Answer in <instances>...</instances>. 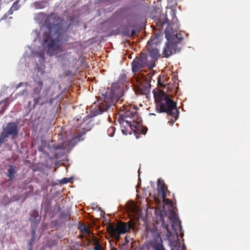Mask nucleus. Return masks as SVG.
<instances>
[{
    "instance_id": "obj_27",
    "label": "nucleus",
    "mask_w": 250,
    "mask_h": 250,
    "mask_svg": "<svg viewBox=\"0 0 250 250\" xmlns=\"http://www.w3.org/2000/svg\"><path fill=\"white\" fill-rule=\"evenodd\" d=\"M27 85H28V83L26 82H21L16 86V89H18L19 87L22 86H24L26 88L27 87Z\"/></svg>"
},
{
    "instance_id": "obj_24",
    "label": "nucleus",
    "mask_w": 250,
    "mask_h": 250,
    "mask_svg": "<svg viewBox=\"0 0 250 250\" xmlns=\"http://www.w3.org/2000/svg\"><path fill=\"white\" fill-rule=\"evenodd\" d=\"M122 34L124 35V36H128L129 37V35H130V31H129V29L126 27V28H124L123 30L122 31Z\"/></svg>"
},
{
    "instance_id": "obj_31",
    "label": "nucleus",
    "mask_w": 250,
    "mask_h": 250,
    "mask_svg": "<svg viewBox=\"0 0 250 250\" xmlns=\"http://www.w3.org/2000/svg\"><path fill=\"white\" fill-rule=\"evenodd\" d=\"M135 30H132L131 31V33H130V35H129V37H133V36H134L135 35Z\"/></svg>"
},
{
    "instance_id": "obj_25",
    "label": "nucleus",
    "mask_w": 250,
    "mask_h": 250,
    "mask_svg": "<svg viewBox=\"0 0 250 250\" xmlns=\"http://www.w3.org/2000/svg\"><path fill=\"white\" fill-rule=\"evenodd\" d=\"M18 2L19 1H15L11 7L15 11L18 10L19 8L20 5L18 4Z\"/></svg>"
},
{
    "instance_id": "obj_3",
    "label": "nucleus",
    "mask_w": 250,
    "mask_h": 250,
    "mask_svg": "<svg viewBox=\"0 0 250 250\" xmlns=\"http://www.w3.org/2000/svg\"><path fill=\"white\" fill-rule=\"evenodd\" d=\"M155 98L156 109L158 113H166L167 116H171L168 122L171 125H173L179 117V111L176 107V103L169 98L164 91L160 90Z\"/></svg>"
},
{
    "instance_id": "obj_18",
    "label": "nucleus",
    "mask_w": 250,
    "mask_h": 250,
    "mask_svg": "<svg viewBox=\"0 0 250 250\" xmlns=\"http://www.w3.org/2000/svg\"><path fill=\"white\" fill-rule=\"evenodd\" d=\"M43 83L41 81L37 82L36 84L34 85L32 94V97L34 95L40 94L42 88Z\"/></svg>"
},
{
    "instance_id": "obj_33",
    "label": "nucleus",
    "mask_w": 250,
    "mask_h": 250,
    "mask_svg": "<svg viewBox=\"0 0 250 250\" xmlns=\"http://www.w3.org/2000/svg\"><path fill=\"white\" fill-rule=\"evenodd\" d=\"M63 180H64V181L62 182V183H66L68 182V179L64 178Z\"/></svg>"
},
{
    "instance_id": "obj_22",
    "label": "nucleus",
    "mask_w": 250,
    "mask_h": 250,
    "mask_svg": "<svg viewBox=\"0 0 250 250\" xmlns=\"http://www.w3.org/2000/svg\"><path fill=\"white\" fill-rule=\"evenodd\" d=\"M14 11L15 10L12 7H11V8L8 10V11L3 16V17L1 18V20H6L8 17L9 16L13 14Z\"/></svg>"
},
{
    "instance_id": "obj_28",
    "label": "nucleus",
    "mask_w": 250,
    "mask_h": 250,
    "mask_svg": "<svg viewBox=\"0 0 250 250\" xmlns=\"http://www.w3.org/2000/svg\"><path fill=\"white\" fill-rule=\"evenodd\" d=\"M94 250H103L102 245L98 242L96 243V246L94 247Z\"/></svg>"
},
{
    "instance_id": "obj_8",
    "label": "nucleus",
    "mask_w": 250,
    "mask_h": 250,
    "mask_svg": "<svg viewBox=\"0 0 250 250\" xmlns=\"http://www.w3.org/2000/svg\"><path fill=\"white\" fill-rule=\"evenodd\" d=\"M146 231L147 235L150 234L155 239L153 244V248L155 250H166L163 245V240L156 228L154 227L151 229L146 226Z\"/></svg>"
},
{
    "instance_id": "obj_21",
    "label": "nucleus",
    "mask_w": 250,
    "mask_h": 250,
    "mask_svg": "<svg viewBox=\"0 0 250 250\" xmlns=\"http://www.w3.org/2000/svg\"><path fill=\"white\" fill-rule=\"evenodd\" d=\"M116 128L114 126H110L109 127L107 130V133L108 135L110 137L113 136L115 131Z\"/></svg>"
},
{
    "instance_id": "obj_19",
    "label": "nucleus",
    "mask_w": 250,
    "mask_h": 250,
    "mask_svg": "<svg viewBox=\"0 0 250 250\" xmlns=\"http://www.w3.org/2000/svg\"><path fill=\"white\" fill-rule=\"evenodd\" d=\"M16 173L15 167L13 166H10L8 169L7 176L9 178V180L12 181L15 178V174Z\"/></svg>"
},
{
    "instance_id": "obj_23",
    "label": "nucleus",
    "mask_w": 250,
    "mask_h": 250,
    "mask_svg": "<svg viewBox=\"0 0 250 250\" xmlns=\"http://www.w3.org/2000/svg\"><path fill=\"white\" fill-rule=\"evenodd\" d=\"M14 11L15 10L12 7H11V8L8 10V11L3 16V17L1 18V20H6L8 17L9 16L13 14Z\"/></svg>"
},
{
    "instance_id": "obj_16",
    "label": "nucleus",
    "mask_w": 250,
    "mask_h": 250,
    "mask_svg": "<svg viewBox=\"0 0 250 250\" xmlns=\"http://www.w3.org/2000/svg\"><path fill=\"white\" fill-rule=\"evenodd\" d=\"M29 220L35 225H38L39 224L41 221V216H39L38 211L37 210H34L32 212Z\"/></svg>"
},
{
    "instance_id": "obj_17",
    "label": "nucleus",
    "mask_w": 250,
    "mask_h": 250,
    "mask_svg": "<svg viewBox=\"0 0 250 250\" xmlns=\"http://www.w3.org/2000/svg\"><path fill=\"white\" fill-rule=\"evenodd\" d=\"M85 121H86L83 119V123L82 124H81L80 125V127L82 128V129L83 130V131H81L79 130L77 132L76 136L75 137V139H77L79 141H80L81 140V138L88 131V129L85 130V128L84 125L86 124V123H85Z\"/></svg>"
},
{
    "instance_id": "obj_6",
    "label": "nucleus",
    "mask_w": 250,
    "mask_h": 250,
    "mask_svg": "<svg viewBox=\"0 0 250 250\" xmlns=\"http://www.w3.org/2000/svg\"><path fill=\"white\" fill-rule=\"evenodd\" d=\"M149 57L145 52H142L137 56L131 62L132 70L134 75L141 72L143 69L148 68L152 69L154 67V63L149 62Z\"/></svg>"
},
{
    "instance_id": "obj_13",
    "label": "nucleus",
    "mask_w": 250,
    "mask_h": 250,
    "mask_svg": "<svg viewBox=\"0 0 250 250\" xmlns=\"http://www.w3.org/2000/svg\"><path fill=\"white\" fill-rule=\"evenodd\" d=\"M61 208L58 207L57 210L59 212H60V214L59 216V219L62 220L63 222L68 221L71 216V212L69 209H67L64 211H61Z\"/></svg>"
},
{
    "instance_id": "obj_7",
    "label": "nucleus",
    "mask_w": 250,
    "mask_h": 250,
    "mask_svg": "<svg viewBox=\"0 0 250 250\" xmlns=\"http://www.w3.org/2000/svg\"><path fill=\"white\" fill-rule=\"evenodd\" d=\"M19 131L18 123L15 122L8 123L0 133V146L5 142V139L9 136H11L13 139L16 138L18 136Z\"/></svg>"
},
{
    "instance_id": "obj_11",
    "label": "nucleus",
    "mask_w": 250,
    "mask_h": 250,
    "mask_svg": "<svg viewBox=\"0 0 250 250\" xmlns=\"http://www.w3.org/2000/svg\"><path fill=\"white\" fill-rule=\"evenodd\" d=\"M33 99L34 104L33 108H34L37 105H42L48 102V98L47 94L45 95L39 94L32 97Z\"/></svg>"
},
{
    "instance_id": "obj_4",
    "label": "nucleus",
    "mask_w": 250,
    "mask_h": 250,
    "mask_svg": "<svg viewBox=\"0 0 250 250\" xmlns=\"http://www.w3.org/2000/svg\"><path fill=\"white\" fill-rule=\"evenodd\" d=\"M137 109V107L134 105L124 104L121 107V111L123 112L121 114L122 119L119 118L118 121L121 125H124L125 122L135 133L142 129L141 133L145 134L147 129L144 128L140 124L135 121L138 118Z\"/></svg>"
},
{
    "instance_id": "obj_30",
    "label": "nucleus",
    "mask_w": 250,
    "mask_h": 250,
    "mask_svg": "<svg viewBox=\"0 0 250 250\" xmlns=\"http://www.w3.org/2000/svg\"><path fill=\"white\" fill-rule=\"evenodd\" d=\"M27 94V90L25 88L21 92H20L19 94V96H23Z\"/></svg>"
},
{
    "instance_id": "obj_5",
    "label": "nucleus",
    "mask_w": 250,
    "mask_h": 250,
    "mask_svg": "<svg viewBox=\"0 0 250 250\" xmlns=\"http://www.w3.org/2000/svg\"><path fill=\"white\" fill-rule=\"evenodd\" d=\"M171 30L172 29L169 28L165 30V37L167 42L165 43L162 54L166 58H169L172 54L176 53L177 45L183 40L180 33H171Z\"/></svg>"
},
{
    "instance_id": "obj_1",
    "label": "nucleus",
    "mask_w": 250,
    "mask_h": 250,
    "mask_svg": "<svg viewBox=\"0 0 250 250\" xmlns=\"http://www.w3.org/2000/svg\"><path fill=\"white\" fill-rule=\"evenodd\" d=\"M124 94L123 88L119 87L117 84H112L111 87L107 88L105 93L100 97L98 103H94L91 105L90 111L92 116L106 111L112 105L116 106Z\"/></svg>"
},
{
    "instance_id": "obj_35",
    "label": "nucleus",
    "mask_w": 250,
    "mask_h": 250,
    "mask_svg": "<svg viewBox=\"0 0 250 250\" xmlns=\"http://www.w3.org/2000/svg\"><path fill=\"white\" fill-rule=\"evenodd\" d=\"M117 248H114V247H112L111 248V250H117Z\"/></svg>"
},
{
    "instance_id": "obj_20",
    "label": "nucleus",
    "mask_w": 250,
    "mask_h": 250,
    "mask_svg": "<svg viewBox=\"0 0 250 250\" xmlns=\"http://www.w3.org/2000/svg\"><path fill=\"white\" fill-rule=\"evenodd\" d=\"M8 100L9 98H6L4 100H2L0 102V104H2V103L4 104L1 107V109L0 110V114H2L5 110V109L7 108V106H8Z\"/></svg>"
},
{
    "instance_id": "obj_36",
    "label": "nucleus",
    "mask_w": 250,
    "mask_h": 250,
    "mask_svg": "<svg viewBox=\"0 0 250 250\" xmlns=\"http://www.w3.org/2000/svg\"><path fill=\"white\" fill-rule=\"evenodd\" d=\"M84 231H86V229H84Z\"/></svg>"
},
{
    "instance_id": "obj_29",
    "label": "nucleus",
    "mask_w": 250,
    "mask_h": 250,
    "mask_svg": "<svg viewBox=\"0 0 250 250\" xmlns=\"http://www.w3.org/2000/svg\"><path fill=\"white\" fill-rule=\"evenodd\" d=\"M47 2V1H36V6H38L39 8H42L43 7H44L45 6V5H43V6H40V4L41 3H42V4H43L44 2L46 3V2Z\"/></svg>"
},
{
    "instance_id": "obj_26",
    "label": "nucleus",
    "mask_w": 250,
    "mask_h": 250,
    "mask_svg": "<svg viewBox=\"0 0 250 250\" xmlns=\"http://www.w3.org/2000/svg\"><path fill=\"white\" fill-rule=\"evenodd\" d=\"M149 85L145 86L144 88L142 89V93L144 94H147L149 92Z\"/></svg>"
},
{
    "instance_id": "obj_32",
    "label": "nucleus",
    "mask_w": 250,
    "mask_h": 250,
    "mask_svg": "<svg viewBox=\"0 0 250 250\" xmlns=\"http://www.w3.org/2000/svg\"><path fill=\"white\" fill-rule=\"evenodd\" d=\"M168 21H168V19L167 18H165L164 22H163V24L168 23Z\"/></svg>"
},
{
    "instance_id": "obj_2",
    "label": "nucleus",
    "mask_w": 250,
    "mask_h": 250,
    "mask_svg": "<svg viewBox=\"0 0 250 250\" xmlns=\"http://www.w3.org/2000/svg\"><path fill=\"white\" fill-rule=\"evenodd\" d=\"M52 17L48 18L49 24L47 25L48 32L43 34L42 45L47 43L46 53L50 56L54 55L55 51L58 50L63 42L62 33L61 22L59 18H54L53 22L50 21Z\"/></svg>"
},
{
    "instance_id": "obj_37",
    "label": "nucleus",
    "mask_w": 250,
    "mask_h": 250,
    "mask_svg": "<svg viewBox=\"0 0 250 250\" xmlns=\"http://www.w3.org/2000/svg\"><path fill=\"white\" fill-rule=\"evenodd\" d=\"M171 250H174L173 249H172Z\"/></svg>"
},
{
    "instance_id": "obj_15",
    "label": "nucleus",
    "mask_w": 250,
    "mask_h": 250,
    "mask_svg": "<svg viewBox=\"0 0 250 250\" xmlns=\"http://www.w3.org/2000/svg\"><path fill=\"white\" fill-rule=\"evenodd\" d=\"M107 231L109 233L115 238L116 241H119L120 238V235L121 233H119L117 230L114 229V225L112 223L108 224L106 227Z\"/></svg>"
},
{
    "instance_id": "obj_9",
    "label": "nucleus",
    "mask_w": 250,
    "mask_h": 250,
    "mask_svg": "<svg viewBox=\"0 0 250 250\" xmlns=\"http://www.w3.org/2000/svg\"><path fill=\"white\" fill-rule=\"evenodd\" d=\"M146 47L148 53V54H146L147 56L149 57L148 61L150 62H153L155 66L156 61L161 56V54L157 48V45L155 43H152L150 41H148Z\"/></svg>"
},
{
    "instance_id": "obj_34",
    "label": "nucleus",
    "mask_w": 250,
    "mask_h": 250,
    "mask_svg": "<svg viewBox=\"0 0 250 250\" xmlns=\"http://www.w3.org/2000/svg\"><path fill=\"white\" fill-rule=\"evenodd\" d=\"M38 150H39V151H40L42 152V151H43V149H42V146H39V147H38Z\"/></svg>"
},
{
    "instance_id": "obj_14",
    "label": "nucleus",
    "mask_w": 250,
    "mask_h": 250,
    "mask_svg": "<svg viewBox=\"0 0 250 250\" xmlns=\"http://www.w3.org/2000/svg\"><path fill=\"white\" fill-rule=\"evenodd\" d=\"M173 220L172 222V228L175 230H179L181 231L182 225L181 221L178 219V216L176 213H172Z\"/></svg>"
},
{
    "instance_id": "obj_10",
    "label": "nucleus",
    "mask_w": 250,
    "mask_h": 250,
    "mask_svg": "<svg viewBox=\"0 0 250 250\" xmlns=\"http://www.w3.org/2000/svg\"><path fill=\"white\" fill-rule=\"evenodd\" d=\"M167 188L163 180L159 179L157 181V192L159 196H161L163 199V202L167 204H172V201L168 199H166L167 194L166 190Z\"/></svg>"
},
{
    "instance_id": "obj_12",
    "label": "nucleus",
    "mask_w": 250,
    "mask_h": 250,
    "mask_svg": "<svg viewBox=\"0 0 250 250\" xmlns=\"http://www.w3.org/2000/svg\"><path fill=\"white\" fill-rule=\"evenodd\" d=\"M132 226L130 224L121 222L116 227L114 226V229L121 234H125L130 230Z\"/></svg>"
}]
</instances>
